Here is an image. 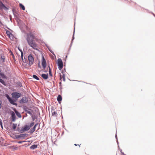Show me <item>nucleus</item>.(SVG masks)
Wrapping results in <instances>:
<instances>
[{
    "label": "nucleus",
    "mask_w": 155,
    "mask_h": 155,
    "mask_svg": "<svg viewBox=\"0 0 155 155\" xmlns=\"http://www.w3.org/2000/svg\"><path fill=\"white\" fill-rule=\"evenodd\" d=\"M28 45L35 49H37L38 47L36 41H38V39L35 36L34 33L30 32L27 34L26 38Z\"/></svg>",
    "instance_id": "1"
},
{
    "label": "nucleus",
    "mask_w": 155,
    "mask_h": 155,
    "mask_svg": "<svg viewBox=\"0 0 155 155\" xmlns=\"http://www.w3.org/2000/svg\"><path fill=\"white\" fill-rule=\"evenodd\" d=\"M28 60L29 61L28 65L30 67L32 65L34 62V57L32 54H30L28 57Z\"/></svg>",
    "instance_id": "2"
},
{
    "label": "nucleus",
    "mask_w": 155,
    "mask_h": 155,
    "mask_svg": "<svg viewBox=\"0 0 155 155\" xmlns=\"http://www.w3.org/2000/svg\"><path fill=\"white\" fill-rule=\"evenodd\" d=\"M34 124V122L31 123L29 126L28 125H25L24 127H23L21 129L22 131H27L29 130L31 127L33 126Z\"/></svg>",
    "instance_id": "3"
},
{
    "label": "nucleus",
    "mask_w": 155,
    "mask_h": 155,
    "mask_svg": "<svg viewBox=\"0 0 155 155\" xmlns=\"http://www.w3.org/2000/svg\"><path fill=\"white\" fill-rule=\"evenodd\" d=\"M58 68L59 70H61L63 68V62L61 58H59L58 60Z\"/></svg>",
    "instance_id": "4"
},
{
    "label": "nucleus",
    "mask_w": 155,
    "mask_h": 155,
    "mask_svg": "<svg viewBox=\"0 0 155 155\" xmlns=\"http://www.w3.org/2000/svg\"><path fill=\"white\" fill-rule=\"evenodd\" d=\"M12 96L13 98H18L21 97V95L20 93L15 92L12 93Z\"/></svg>",
    "instance_id": "5"
},
{
    "label": "nucleus",
    "mask_w": 155,
    "mask_h": 155,
    "mask_svg": "<svg viewBox=\"0 0 155 155\" xmlns=\"http://www.w3.org/2000/svg\"><path fill=\"white\" fill-rule=\"evenodd\" d=\"M28 98L26 97H23L20 101V103L21 104L26 103L28 101Z\"/></svg>",
    "instance_id": "6"
},
{
    "label": "nucleus",
    "mask_w": 155,
    "mask_h": 155,
    "mask_svg": "<svg viewBox=\"0 0 155 155\" xmlns=\"http://www.w3.org/2000/svg\"><path fill=\"white\" fill-rule=\"evenodd\" d=\"M41 65L44 69H45L46 66V62L44 57H43V59L42 61Z\"/></svg>",
    "instance_id": "7"
},
{
    "label": "nucleus",
    "mask_w": 155,
    "mask_h": 155,
    "mask_svg": "<svg viewBox=\"0 0 155 155\" xmlns=\"http://www.w3.org/2000/svg\"><path fill=\"white\" fill-rule=\"evenodd\" d=\"M11 117L12 121H15L16 120V116L15 115V113L13 111H12L11 113Z\"/></svg>",
    "instance_id": "8"
},
{
    "label": "nucleus",
    "mask_w": 155,
    "mask_h": 155,
    "mask_svg": "<svg viewBox=\"0 0 155 155\" xmlns=\"http://www.w3.org/2000/svg\"><path fill=\"white\" fill-rule=\"evenodd\" d=\"M0 8L4 10H6L7 9L4 5L1 2H0Z\"/></svg>",
    "instance_id": "9"
},
{
    "label": "nucleus",
    "mask_w": 155,
    "mask_h": 155,
    "mask_svg": "<svg viewBox=\"0 0 155 155\" xmlns=\"http://www.w3.org/2000/svg\"><path fill=\"white\" fill-rule=\"evenodd\" d=\"M60 74V80H61V79H62L63 81H65V76L64 74H63L62 75L61 74Z\"/></svg>",
    "instance_id": "10"
},
{
    "label": "nucleus",
    "mask_w": 155,
    "mask_h": 155,
    "mask_svg": "<svg viewBox=\"0 0 155 155\" xmlns=\"http://www.w3.org/2000/svg\"><path fill=\"white\" fill-rule=\"evenodd\" d=\"M21 58L22 60V61L24 63H26V60L25 57H24V59L23 58V53L22 51H21Z\"/></svg>",
    "instance_id": "11"
},
{
    "label": "nucleus",
    "mask_w": 155,
    "mask_h": 155,
    "mask_svg": "<svg viewBox=\"0 0 155 155\" xmlns=\"http://www.w3.org/2000/svg\"><path fill=\"white\" fill-rule=\"evenodd\" d=\"M41 77L44 79L46 80L48 78V74H42L41 75Z\"/></svg>",
    "instance_id": "12"
},
{
    "label": "nucleus",
    "mask_w": 155,
    "mask_h": 155,
    "mask_svg": "<svg viewBox=\"0 0 155 155\" xmlns=\"http://www.w3.org/2000/svg\"><path fill=\"white\" fill-rule=\"evenodd\" d=\"M14 111L17 116L18 117L21 118V115L20 113L18 111L16 110H15Z\"/></svg>",
    "instance_id": "13"
},
{
    "label": "nucleus",
    "mask_w": 155,
    "mask_h": 155,
    "mask_svg": "<svg viewBox=\"0 0 155 155\" xmlns=\"http://www.w3.org/2000/svg\"><path fill=\"white\" fill-rule=\"evenodd\" d=\"M52 112V115L53 116H54L55 117L57 116V113L56 111H55L54 109H52L51 110Z\"/></svg>",
    "instance_id": "14"
},
{
    "label": "nucleus",
    "mask_w": 155,
    "mask_h": 155,
    "mask_svg": "<svg viewBox=\"0 0 155 155\" xmlns=\"http://www.w3.org/2000/svg\"><path fill=\"white\" fill-rule=\"evenodd\" d=\"M25 111L28 113V114H31V111L30 110L27 108H25Z\"/></svg>",
    "instance_id": "15"
},
{
    "label": "nucleus",
    "mask_w": 155,
    "mask_h": 155,
    "mask_svg": "<svg viewBox=\"0 0 155 155\" xmlns=\"http://www.w3.org/2000/svg\"><path fill=\"white\" fill-rule=\"evenodd\" d=\"M37 125V124H35V125L33 127L31 130V133H32L35 131V128Z\"/></svg>",
    "instance_id": "16"
},
{
    "label": "nucleus",
    "mask_w": 155,
    "mask_h": 155,
    "mask_svg": "<svg viewBox=\"0 0 155 155\" xmlns=\"http://www.w3.org/2000/svg\"><path fill=\"white\" fill-rule=\"evenodd\" d=\"M12 104L15 105L16 103H15V101L13 100L11 98H10L9 100H8Z\"/></svg>",
    "instance_id": "17"
},
{
    "label": "nucleus",
    "mask_w": 155,
    "mask_h": 155,
    "mask_svg": "<svg viewBox=\"0 0 155 155\" xmlns=\"http://www.w3.org/2000/svg\"><path fill=\"white\" fill-rule=\"evenodd\" d=\"M58 101L59 103L62 100V97L60 95H58L57 97Z\"/></svg>",
    "instance_id": "18"
},
{
    "label": "nucleus",
    "mask_w": 155,
    "mask_h": 155,
    "mask_svg": "<svg viewBox=\"0 0 155 155\" xmlns=\"http://www.w3.org/2000/svg\"><path fill=\"white\" fill-rule=\"evenodd\" d=\"M20 7L23 10H25V6L21 3H20L19 4Z\"/></svg>",
    "instance_id": "19"
},
{
    "label": "nucleus",
    "mask_w": 155,
    "mask_h": 155,
    "mask_svg": "<svg viewBox=\"0 0 155 155\" xmlns=\"http://www.w3.org/2000/svg\"><path fill=\"white\" fill-rule=\"evenodd\" d=\"M37 146L36 145L34 144L32 145L30 147V149H34L37 148Z\"/></svg>",
    "instance_id": "20"
},
{
    "label": "nucleus",
    "mask_w": 155,
    "mask_h": 155,
    "mask_svg": "<svg viewBox=\"0 0 155 155\" xmlns=\"http://www.w3.org/2000/svg\"><path fill=\"white\" fill-rule=\"evenodd\" d=\"M0 82L1 83L3 84L5 86L6 83L5 81L2 79L0 78Z\"/></svg>",
    "instance_id": "21"
},
{
    "label": "nucleus",
    "mask_w": 155,
    "mask_h": 155,
    "mask_svg": "<svg viewBox=\"0 0 155 155\" xmlns=\"http://www.w3.org/2000/svg\"><path fill=\"white\" fill-rule=\"evenodd\" d=\"M8 36L9 37V38H10V39H11L12 40V39H13V38H14L13 35L11 33V34H10V35H9Z\"/></svg>",
    "instance_id": "22"
},
{
    "label": "nucleus",
    "mask_w": 155,
    "mask_h": 155,
    "mask_svg": "<svg viewBox=\"0 0 155 155\" xmlns=\"http://www.w3.org/2000/svg\"><path fill=\"white\" fill-rule=\"evenodd\" d=\"M33 77L37 80H39V78L36 75H33Z\"/></svg>",
    "instance_id": "23"
},
{
    "label": "nucleus",
    "mask_w": 155,
    "mask_h": 155,
    "mask_svg": "<svg viewBox=\"0 0 155 155\" xmlns=\"http://www.w3.org/2000/svg\"><path fill=\"white\" fill-rule=\"evenodd\" d=\"M12 128H13V129L14 130H15L16 128L17 124H12Z\"/></svg>",
    "instance_id": "24"
},
{
    "label": "nucleus",
    "mask_w": 155,
    "mask_h": 155,
    "mask_svg": "<svg viewBox=\"0 0 155 155\" xmlns=\"http://www.w3.org/2000/svg\"><path fill=\"white\" fill-rule=\"evenodd\" d=\"M49 75L51 77H52V74L51 73V69H50V68H49Z\"/></svg>",
    "instance_id": "25"
},
{
    "label": "nucleus",
    "mask_w": 155,
    "mask_h": 155,
    "mask_svg": "<svg viewBox=\"0 0 155 155\" xmlns=\"http://www.w3.org/2000/svg\"><path fill=\"white\" fill-rule=\"evenodd\" d=\"M6 34H7V35H8V36L9 35H10V34H11V33L9 31H8V30H7L6 31Z\"/></svg>",
    "instance_id": "26"
},
{
    "label": "nucleus",
    "mask_w": 155,
    "mask_h": 155,
    "mask_svg": "<svg viewBox=\"0 0 155 155\" xmlns=\"http://www.w3.org/2000/svg\"><path fill=\"white\" fill-rule=\"evenodd\" d=\"M5 96L8 100H9L11 98L7 94H5Z\"/></svg>",
    "instance_id": "27"
},
{
    "label": "nucleus",
    "mask_w": 155,
    "mask_h": 155,
    "mask_svg": "<svg viewBox=\"0 0 155 155\" xmlns=\"http://www.w3.org/2000/svg\"><path fill=\"white\" fill-rule=\"evenodd\" d=\"M10 53H11V55H12V58H15V56L13 54V53L11 51H10Z\"/></svg>",
    "instance_id": "28"
},
{
    "label": "nucleus",
    "mask_w": 155,
    "mask_h": 155,
    "mask_svg": "<svg viewBox=\"0 0 155 155\" xmlns=\"http://www.w3.org/2000/svg\"><path fill=\"white\" fill-rule=\"evenodd\" d=\"M11 147L15 149H17V147H15L14 146H11Z\"/></svg>",
    "instance_id": "29"
},
{
    "label": "nucleus",
    "mask_w": 155,
    "mask_h": 155,
    "mask_svg": "<svg viewBox=\"0 0 155 155\" xmlns=\"http://www.w3.org/2000/svg\"><path fill=\"white\" fill-rule=\"evenodd\" d=\"M1 58L3 60V61H4V60H5V58L4 57V56H2Z\"/></svg>",
    "instance_id": "30"
},
{
    "label": "nucleus",
    "mask_w": 155,
    "mask_h": 155,
    "mask_svg": "<svg viewBox=\"0 0 155 155\" xmlns=\"http://www.w3.org/2000/svg\"><path fill=\"white\" fill-rule=\"evenodd\" d=\"M1 104H2L1 101H0V109L1 108Z\"/></svg>",
    "instance_id": "31"
},
{
    "label": "nucleus",
    "mask_w": 155,
    "mask_h": 155,
    "mask_svg": "<svg viewBox=\"0 0 155 155\" xmlns=\"http://www.w3.org/2000/svg\"><path fill=\"white\" fill-rule=\"evenodd\" d=\"M22 135H23V134H22L20 135L19 136V137H22Z\"/></svg>",
    "instance_id": "32"
},
{
    "label": "nucleus",
    "mask_w": 155,
    "mask_h": 155,
    "mask_svg": "<svg viewBox=\"0 0 155 155\" xmlns=\"http://www.w3.org/2000/svg\"><path fill=\"white\" fill-rule=\"evenodd\" d=\"M1 126L2 127V128H3V127H2V124H1Z\"/></svg>",
    "instance_id": "33"
},
{
    "label": "nucleus",
    "mask_w": 155,
    "mask_h": 155,
    "mask_svg": "<svg viewBox=\"0 0 155 155\" xmlns=\"http://www.w3.org/2000/svg\"><path fill=\"white\" fill-rule=\"evenodd\" d=\"M59 84H60V86H61V82H60L59 83Z\"/></svg>",
    "instance_id": "34"
},
{
    "label": "nucleus",
    "mask_w": 155,
    "mask_h": 155,
    "mask_svg": "<svg viewBox=\"0 0 155 155\" xmlns=\"http://www.w3.org/2000/svg\"><path fill=\"white\" fill-rule=\"evenodd\" d=\"M21 142H21V141H19V142L18 143H21Z\"/></svg>",
    "instance_id": "35"
},
{
    "label": "nucleus",
    "mask_w": 155,
    "mask_h": 155,
    "mask_svg": "<svg viewBox=\"0 0 155 155\" xmlns=\"http://www.w3.org/2000/svg\"><path fill=\"white\" fill-rule=\"evenodd\" d=\"M0 125H1V124H2V122H0Z\"/></svg>",
    "instance_id": "36"
},
{
    "label": "nucleus",
    "mask_w": 155,
    "mask_h": 155,
    "mask_svg": "<svg viewBox=\"0 0 155 155\" xmlns=\"http://www.w3.org/2000/svg\"><path fill=\"white\" fill-rule=\"evenodd\" d=\"M74 145L75 146H77V145H78L76 144H74Z\"/></svg>",
    "instance_id": "37"
},
{
    "label": "nucleus",
    "mask_w": 155,
    "mask_h": 155,
    "mask_svg": "<svg viewBox=\"0 0 155 155\" xmlns=\"http://www.w3.org/2000/svg\"><path fill=\"white\" fill-rule=\"evenodd\" d=\"M2 24V23L1 22V21H0V25Z\"/></svg>",
    "instance_id": "38"
},
{
    "label": "nucleus",
    "mask_w": 155,
    "mask_h": 155,
    "mask_svg": "<svg viewBox=\"0 0 155 155\" xmlns=\"http://www.w3.org/2000/svg\"><path fill=\"white\" fill-rule=\"evenodd\" d=\"M75 30H74V32H75V31H74Z\"/></svg>",
    "instance_id": "39"
},
{
    "label": "nucleus",
    "mask_w": 155,
    "mask_h": 155,
    "mask_svg": "<svg viewBox=\"0 0 155 155\" xmlns=\"http://www.w3.org/2000/svg\"><path fill=\"white\" fill-rule=\"evenodd\" d=\"M78 145L79 146V147H80V145H81V144H80V145Z\"/></svg>",
    "instance_id": "40"
}]
</instances>
